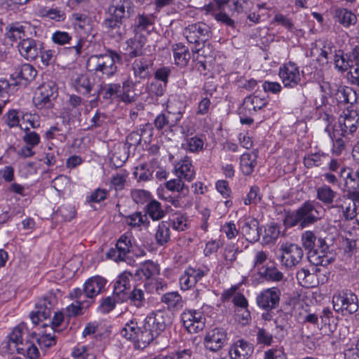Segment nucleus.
<instances>
[{
  "label": "nucleus",
  "mask_w": 359,
  "mask_h": 359,
  "mask_svg": "<svg viewBox=\"0 0 359 359\" xmlns=\"http://www.w3.org/2000/svg\"><path fill=\"white\" fill-rule=\"evenodd\" d=\"M116 63H122L121 55L114 50H107L104 54L93 55L86 62L88 72L107 78L113 76L117 72Z\"/></svg>",
  "instance_id": "nucleus-1"
},
{
  "label": "nucleus",
  "mask_w": 359,
  "mask_h": 359,
  "mask_svg": "<svg viewBox=\"0 0 359 359\" xmlns=\"http://www.w3.org/2000/svg\"><path fill=\"white\" fill-rule=\"evenodd\" d=\"M320 218L314 201H306L294 212L288 215L285 223L290 226L299 224L302 228L316 222Z\"/></svg>",
  "instance_id": "nucleus-2"
},
{
  "label": "nucleus",
  "mask_w": 359,
  "mask_h": 359,
  "mask_svg": "<svg viewBox=\"0 0 359 359\" xmlns=\"http://www.w3.org/2000/svg\"><path fill=\"white\" fill-rule=\"evenodd\" d=\"M226 7L236 13H241L243 10L241 0H215V2L207 6V12L213 15L217 21L233 22L225 11Z\"/></svg>",
  "instance_id": "nucleus-3"
},
{
  "label": "nucleus",
  "mask_w": 359,
  "mask_h": 359,
  "mask_svg": "<svg viewBox=\"0 0 359 359\" xmlns=\"http://www.w3.org/2000/svg\"><path fill=\"white\" fill-rule=\"evenodd\" d=\"M57 97V90L53 82L45 83L39 86L34 93L33 102L38 109H51Z\"/></svg>",
  "instance_id": "nucleus-4"
},
{
  "label": "nucleus",
  "mask_w": 359,
  "mask_h": 359,
  "mask_svg": "<svg viewBox=\"0 0 359 359\" xmlns=\"http://www.w3.org/2000/svg\"><path fill=\"white\" fill-rule=\"evenodd\" d=\"M279 77L287 88H296L302 86L304 72H300L298 65L293 62H288L279 68Z\"/></svg>",
  "instance_id": "nucleus-5"
},
{
  "label": "nucleus",
  "mask_w": 359,
  "mask_h": 359,
  "mask_svg": "<svg viewBox=\"0 0 359 359\" xmlns=\"http://www.w3.org/2000/svg\"><path fill=\"white\" fill-rule=\"evenodd\" d=\"M334 309L336 311H346L351 314L358 309L357 296L351 290H344L335 294L332 297Z\"/></svg>",
  "instance_id": "nucleus-6"
},
{
  "label": "nucleus",
  "mask_w": 359,
  "mask_h": 359,
  "mask_svg": "<svg viewBox=\"0 0 359 359\" xmlns=\"http://www.w3.org/2000/svg\"><path fill=\"white\" fill-rule=\"evenodd\" d=\"M57 304V299L53 294L44 296L36 303L34 311L30 313L32 323L37 325L40 321L50 316L52 310Z\"/></svg>",
  "instance_id": "nucleus-7"
},
{
  "label": "nucleus",
  "mask_w": 359,
  "mask_h": 359,
  "mask_svg": "<svg viewBox=\"0 0 359 359\" xmlns=\"http://www.w3.org/2000/svg\"><path fill=\"white\" fill-rule=\"evenodd\" d=\"M228 339V334L224 328L215 327L206 332L203 343L207 349L217 352L227 344Z\"/></svg>",
  "instance_id": "nucleus-8"
},
{
  "label": "nucleus",
  "mask_w": 359,
  "mask_h": 359,
  "mask_svg": "<svg viewBox=\"0 0 359 359\" xmlns=\"http://www.w3.org/2000/svg\"><path fill=\"white\" fill-rule=\"evenodd\" d=\"M132 6L130 0H113L108 8L109 17L105 22H121L129 17Z\"/></svg>",
  "instance_id": "nucleus-9"
},
{
  "label": "nucleus",
  "mask_w": 359,
  "mask_h": 359,
  "mask_svg": "<svg viewBox=\"0 0 359 359\" xmlns=\"http://www.w3.org/2000/svg\"><path fill=\"white\" fill-rule=\"evenodd\" d=\"M280 262L287 267H292L297 265L302 260L304 252L302 248L293 243H283L281 245Z\"/></svg>",
  "instance_id": "nucleus-10"
},
{
  "label": "nucleus",
  "mask_w": 359,
  "mask_h": 359,
  "mask_svg": "<svg viewBox=\"0 0 359 359\" xmlns=\"http://www.w3.org/2000/svg\"><path fill=\"white\" fill-rule=\"evenodd\" d=\"M281 292L278 287H273L261 292L256 298L259 307L266 311L277 308L280 303Z\"/></svg>",
  "instance_id": "nucleus-11"
},
{
  "label": "nucleus",
  "mask_w": 359,
  "mask_h": 359,
  "mask_svg": "<svg viewBox=\"0 0 359 359\" xmlns=\"http://www.w3.org/2000/svg\"><path fill=\"white\" fill-rule=\"evenodd\" d=\"M184 327L190 333H196L205 327V318L200 311L185 310L181 314Z\"/></svg>",
  "instance_id": "nucleus-12"
},
{
  "label": "nucleus",
  "mask_w": 359,
  "mask_h": 359,
  "mask_svg": "<svg viewBox=\"0 0 359 359\" xmlns=\"http://www.w3.org/2000/svg\"><path fill=\"white\" fill-rule=\"evenodd\" d=\"M130 272L124 271L120 274L114 285L112 296L118 303H123L128 300L130 289Z\"/></svg>",
  "instance_id": "nucleus-13"
},
{
  "label": "nucleus",
  "mask_w": 359,
  "mask_h": 359,
  "mask_svg": "<svg viewBox=\"0 0 359 359\" xmlns=\"http://www.w3.org/2000/svg\"><path fill=\"white\" fill-rule=\"evenodd\" d=\"M132 243L130 238L123 234L117 241L115 248H111L106 254L107 258L116 262L124 261L127 255L130 252Z\"/></svg>",
  "instance_id": "nucleus-14"
},
{
  "label": "nucleus",
  "mask_w": 359,
  "mask_h": 359,
  "mask_svg": "<svg viewBox=\"0 0 359 359\" xmlns=\"http://www.w3.org/2000/svg\"><path fill=\"white\" fill-rule=\"evenodd\" d=\"M106 284L107 280L100 276H93L85 282L84 295L89 299L86 301V308L94 302V298L104 290Z\"/></svg>",
  "instance_id": "nucleus-15"
},
{
  "label": "nucleus",
  "mask_w": 359,
  "mask_h": 359,
  "mask_svg": "<svg viewBox=\"0 0 359 359\" xmlns=\"http://www.w3.org/2000/svg\"><path fill=\"white\" fill-rule=\"evenodd\" d=\"M330 96L337 104H353L357 100L356 92L351 87L334 84L330 88Z\"/></svg>",
  "instance_id": "nucleus-16"
},
{
  "label": "nucleus",
  "mask_w": 359,
  "mask_h": 359,
  "mask_svg": "<svg viewBox=\"0 0 359 359\" xmlns=\"http://www.w3.org/2000/svg\"><path fill=\"white\" fill-rule=\"evenodd\" d=\"M18 51L22 57L28 61L35 60L41 49V43L34 39H21L18 44Z\"/></svg>",
  "instance_id": "nucleus-17"
},
{
  "label": "nucleus",
  "mask_w": 359,
  "mask_h": 359,
  "mask_svg": "<svg viewBox=\"0 0 359 359\" xmlns=\"http://www.w3.org/2000/svg\"><path fill=\"white\" fill-rule=\"evenodd\" d=\"M320 248L308 252V260L313 265L326 266L334 260V254L330 251L327 243H323Z\"/></svg>",
  "instance_id": "nucleus-18"
},
{
  "label": "nucleus",
  "mask_w": 359,
  "mask_h": 359,
  "mask_svg": "<svg viewBox=\"0 0 359 359\" xmlns=\"http://www.w3.org/2000/svg\"><path fill=\"white\" fill-rule=\"evenodd\" d=\"M269 100L266 96L261 97L255 93L247 96L241 107V113L243 115H253L258 110H261L266 106Z\"/></svg>",
  "instance_id": "nucleus-19"
},
{
  "label": "nucleus",
  "mask_w": 359,
  "mask_h": 359,
  "mask_svg": "<svg viewBox=\"0 0 359 359\" xmlns=\"http://www.w3.org/2000/svg\"><path fill=\"white\" fill-rule=\"evenodd\" d=\"M145 323L154 335L158 337L165 330L167 325L170 323V320L164 313L158 311L147 316L145 318Z\"/></svg>",
  "instance_id": "nucleus-20"
},
{
  "label": "nucleus",
  "mask_w": 359,
  "mask_h": 359,
  "mask_svg": "<svg viewBox=\"0 0 359 359\" xmlns=\"http://www.w3.org/2000/svg\"><path fill=\"white\" fill-rule=\"evenodd\" d=\"M359 122V117L355 111H350L344 113L339 118V127L341 131V135L344 136L346 134L354 133Z\"/></svg>",
  "instance_id": "nucleus-21"
},
{
  "label": "nucleus",
  "mask_w": 359,
  "mask_h": 359,
  "mask_svg": "<svg viewBox=\"0 0 359 359\" xmlns=\"http://www.w3.org/2000/svg\"><path fill=\"white\" fill-rule=\"evenodd\" d=\"M252 352V344L241 339L230 346L229 354L231 359H248Z\"/></svg>",
  "instance_id": "nucleus-22"
},
{
  "label": "nucleus",
  "mask_w": 359,
  "mask_h": 359,
  "mask_svg": "<svg viewBox=\"0 0 359 359\" xmlns=\"http://www.w3.org/2000/svg\"><path fill=\"white\" fill-rule=\"evenodd\" d=\"M175 172L178 177L187 182L192 181L196 175L192 161L188 156H184L175 164Z\"/></svg>",
  "instance_id": "nucleus-23"
},
{
  "label": "nucleus",
  "mask_w": 359,
  "mask_h": 359,
  "mask_svg": "<svg viewBox=\"0 0 359 359\" xmlns=\"http://www.w3.org/2000/svg\"><path fill=\"white\" fill-rule=\"evenodd\" d=\"M240 230L246 240L250 243L256 242L259 239V223L255 219H245Z\"/></svg>",
  "instance_id": "nucleus-24"
},
{
  "label": "nucleus",
  "mask_w": 359,
  "mask_h": 359,
  "mask_svg": "<svg viewBox=\"0 0 359 359\" xmlns=\"http://www.w3.org/2000/svg\"><path fill=\"white\" fill-rule=\"evenodd\" d=\"M357 205L348 202L346 200L341 203V200L337 201L334 205L330 206L332 212L336 211L339 217H344L346 220H351L356 216Z\"/></svg>",
  "instance_id": "nucleus-25"
},
{
  "label": "nucleus",
  "mask_w": 359,
  "mask_h": 359,
  "mask_svg": "<svg viewBox=\"0 0 359 359\" xmlns=\"http://www.w3.org/2000/svg\"><path fill=\"white\" fill-rule=\"evenodd\" d=\"M94 83L86 74H78L72 79V87L79 93L88 96L93 90Z\"/></svg>",
  "instance_id": "nucleus-26"
},
{
  "label": "nucleus",
  "mask_w": 359,
  "mask_h": 359,
  "mask_svg": "<svg viewBox=\"0 0 359 359\" xmlns=\"http://www.w3.org/2000/svg\"><path fill=\"white\" fill-rule=\"evenodd\" d=\"M337 196V193L332 188L323 184L316 189V198L330 210V206L334 205L333 203Z\"/></svg>",
  "instance_id": "nucleus-27"
},
{
  "label": "nucleus",
  "mask_w": 359,
  "mask_h": 359,
  "mask_svg": "<svg viewBox=\"0 0 359 359\" xmlns=\"http://www.w3.org/2000/svg\"><path fill=\"white\" fill-rule=\"evenodd\" d=\"M146 39L144 38H139L134 36L127 41V47L126 48L125 55L130 59L142 55V48L145 44Z\"/></svg>",
  "instance_id": "nucleus-28"
},
{
  "label": "nucleus",
  "mask_w": 359,
  "mask_h": 359,
  "mask_svg": "<svg viewBox=\"0 0 359 359\" xmlns=\"http://www.w3.org/2000/svg\"><path fill=\"white\" fill-rule=\"evenodd\" d=\"M37 74V71L33 65L30 64H23L20 67L15 69V72L11 74L14 79L24 80L26 82L33 81Z\"/></svg>",
  "instance_id": "nucleus-29"
},
{
  "label": "nucleus",
  "mask_w": 359,
  "mask_h": 359,
  "mask_svg": "<svg viewBox=\"0 0 359 359\" xmlns=\"http://www.w3.org/2000/svg\"><path fill=\"white\" fill-rule=\"evenodd\" d=\"M302 245L308 252L311 250H319L320 246L323 243H326L325 239L318 238L312 231H305L302 236Z\"/></svg>",
  "instance_id": "nucleus-30"
},
{
  "label": "nucleus",
  "mask_w": 359,
  "mask_h": 359,
  "mask_svg": "<svg viewBox=\"0 0 359 359\" xmlns=\"http://www.w3.org/2000/svg\"><path fill=\"white\" fill-rule=\"evenodd\" d=\"M161 301L171 311H178L183 307L182 297L177 292L165 293L161 296Z\"/></svg>",
  "instance_id": "nucleus-31"
},
{
  "label": "nucleus",
  "mask_w": 359,
  "mask_h": 359,
  "mask_svg": "<svg viewBox=\"0 0 359 359\" xmlns=\"http://www.w3.org/2000/svg\"><path fill=\"white\" fill-rule=\"evenodd\" d=\"M54 330L51 327H45L43 325V330L39 333L36 341L39 345L42 348H50L56 344V337Z\"/></svg>",
  "instance_id": "nucleus-32"
},
{
  "label": "nucleus",
  "mask_w": 359,
  "mask_h": 359,
  "mask_svg": "<svg viewBox=\"0 0 359 359\" xmlns=\"http://www.w3.org/2000/svg\"><path fill=\"white\" fill-rule=\"evenodd\" d=\"M173 57L175 65L183 67L188 64L191 55L187 47L177 43L173 46Z\"/></svg>",
  "instance_id": "nucleus-33"
},
{
  "label": "nucleus",
  "mask_w": 359,
  "mask_h": 359,
  "mask_svg": "<svg viewBox=\"0 0 359 359\" xmlns=\"http://www.w3.org/2000/svg\"><path fill=\"white\" fill-rule=\"evenodd\" d=\"M152 65L151 61L146 58L137 59L133 63V69L135 77L145 79L150 74V68Z\"/></svg>",
  "instance_id": "nucleus-34"
},
{
  "label": "nucleus",
  "mask_w": 359,
  "mask_h": 359,
  "mask_svg": "<svg viewBox=\"0 0 359 359\" xmlns=\"http://www.w3.org/2000/svg\"><path fill=\"white\" fill-rule=\"evenodd\" d=\"M25 332V328L22 326H16L8 335V346L11 351H17V348H20L23 344L22 335Z\"/></svg>",
  "instance_id": "nucleus-35"
},
{
  "label": "nucleus",
  "mask_w": 359,
  "mask_h": 359,
  "mask_svg": "<svg viewBox=\"0 0 359 359\" xmlns=\"http://www.w3.org/2000/svg\"><path fill=\"white\" fill-rule=\"evenodd\" d=\"M257 155L254 153H244L240 158V166L245 175H250L257 165Z\"/></svg>",
  "instance_id": "nucleus-36"
},
{
  "label": "nucleus",
  "mask_w": 359,
  "mask_h": 359,
  "mask_svg": "<svg viewBox=\"0 0 359 359\" xmlns=\"http://www.w3.org/2000/svg\"><path fill=\"white\" fill-rule=\"evenodd\" d=\"M151 128V126L147 123L142 126V128H140V131L137 130L132 132L127 137V144L129 145V147H136L139 145L142 141V139L147 133H148L149 137L152 136Z\"/></svg>",
  "instance_id": "nucleus-37"
},
{
  "label": "nucleus",
  "mask_w": 359,
  "mask_h": 359,
  "mask_svg": "<svg viewBox=\"0 0 359 359\" xmlns=\"http://www.w3.org/2000/svg\"><path fill=\"white\" fill-rule=\"evenodd\" d=\"M145 215L149 216L154 221L161 219L165 215L161 203L155 199H151L149 201L145 207Z\"/></svg>",
  "instance_id": "nucleus-38"
},
{
  "label": "nucleus",
  "mask_w": 359,
  "mask_h": 359,
  "mask_svg": "<svg viewBox=\"0 0 359 359\" xmlns=\"http://www.w3.org/2000/svg\"><path fill=\"white\" fill-rule=\"evenodd\" d=\"M170 224L167 221H162L158 226L155 233L156 243L159 245H163L168 243L170 239Z\"/></svg>",
  "instance_id": "nucleus-39"
},
{
  "label": "nucleus",
  "mask_w": 359,
  "mask_h": 359,
  "mask_svg": "<svg viewBox=\"0 0 359 359\" xmlns=\"http://www.w3.org/2000/svg\"><path fill=\"white\" fill-rule=\"evenodd\" d=\"M121 92V86L118 83H108L101 86L97 94L102 95L105 100H113L118 97Z\"/></svg>",
  "instance_id": "nucleus-40"
},
{
  "label": "nucleus",
  "mask_w": 359,
  "mask_h": 359,
  "mask_svg": "<svg viewBox=\"0 0 359 359\" xmlns=\"http://www.w3.org/2000/svg\"><path fill=\"white\" fill-rule=\"evenodd\" d=\"M125 222L131 227H140L141 226H148L149 221L147 215L141 212H135L124 217Z\"/></svg>",
  "instance_id": "nucleus-41"
},
{
  "label": "nucleus",
  "mask_w": 359,
  "mask_h": 359,
  "mask_svg": "<svg viewBox=\"0 0 359 359\" xmlns=\"http://www.w3.org/2000/svg\"><path fill=\"white\" fill-rule=\"evenodd\" d=\"M332 48L333 46L330 41L320 40L315 43V46L311 49V53L327 59L328 56L332 54Z\"/></svg>",
  "instance_id": "nucleus-42"
},
{
  "label": "nucleus",
  "mask_w": 359,
  "mask_h": 359,
  "mask_svg": "<svg viewBox=\"0 0 359 359\" xmlns=\"http://www.w3.org/2000/svg\"><path fill=\"white\" fill-rule=\"evenodd\" d=\"M74 359H96L94 350L88 346H77L72 351Z\"/></svg>",
  "instance_id": "nucleus-43"
},
{
  "label": "nucleus",
  "mask_w": 359,
  "mask_h": 359,
  "mask_svg": "<svg viewBox=\"0 0 359 359\" xmlns=\"http://www.w3.org/2000/svg\"><path fill=\"white\" fill-rule=\"evenodd\" d=\"M38 15L42 18H46L49 20L57 22H62L65 20V13L61 9L55 8H42L38 11Z\"/></svg>",
  "instance_id": "nucleus-44"
},
{
  "label": "nucleus",
  "mask_w": 359,
  "mask_h": 359,
  "mask_svg": "<svg viewBox=\"0 0 359 359\" xmlns=\"http://www.w3.org/2000/svg\"><path fill=\"white\" fill-rule=\"evenodd\" d=\"M158 266L152 262H146L140 268L137 269L135 275L140 278H144L145 279L150 278L158 271Z\"/></svg>",
  "instance_id": "nucleus-45"
},
{
  "label": "nucleus",
  "mask_w": 359,
  "mask_h": 359,
  "mask_svg": "<svg viewBox=\"0 0 359 359\" xmlns=\"http://www.w3.org/2000/svg\"><path fill=\"white\" fill-rule=\"evenodd\" d=\"M181 177L172 179L168 181L165 186L166 189L170 191L177 192L179 194H182L184 196L189 193V189L187 185L182 182Z\"/></svg>",
  "instance_id": "nucleus-46"
},
{
  "label": "nucleus",
  "mask_w": 359,
  "mask_h": 359,
  "mask_svg": "<svg viewBox=\"0 0 359 359\" xmlns=\"http://www.w3.org/2000/svg\"><path fill=\"white\" fill-rule=\"evenodd\" d=\"M327 157L328 155L324 153L310 154L304 158V164L308 168L318 167L321 165Z\"/></svg>",
  "instance_id": "nucleus-47"
},
{
  "label": "nucleus",
  "mask_w": 359,
  "mask_h": 359,
  "mask_svg": "<svg viewBox=\"0 0 359 359\" xmlns=\"http://www.w3.org/2000/svg\"><path fill=\"white\" fill-rule=\"evenodd\" d=\"M185 270L194 286L209 272V269L206 266L196 268L189 266Z\"/></svg>",
  "instance_id": "nucleus-48"
},
{
  "label": "nucleus",
  "mask_w": 359,
  "mask_h": 359,
  "mask_svg": "<svg viewBox=\"0 0 359 359\" xmlns=\"http://www.w3.org/2000/svg\"><path fill=\"white\" fill-rule=\"evenodd\" d=\"M156 337H157L149 327L147 326L146 323L143 327H140L137 337L135 342L142 344L144 346L149 344Z\"/></svg>",
  "instance_id": "nucleus-49"
},
{
  "label": "nucleus",
  "mask_w": 359,
  "mask_h": 359,
  "mask_svg": "<svg viewBox=\"0 0 359 359\" xmlns=\"http://www.w3.org/2000/svg\"><path fill=\"white\" fill-rule=\"evenodd\" d=\"M171 222L172 229L178 231H185L189 226L188 217L185 215L180 212H176L172 215Z\"/></svg>",
  "instance_id": "nucleus-50"
},
{
  "label": "nucleus",
  "mask_w": 359,
  "mask_h": 359,
  "mask_svg": "<svg viewBox=\"0 0 359 359\" xmlns=\"http://www.w3.org/2000/svg\"><path fill=\"white\" fill-rule=\"evenodd\" d=\"M240 252L238 248H235L233 245L226 246L223 253L224 265L226 268H231L236 260L237 254Z\"/></svg>",
  "instance_id": "nucleus-51"
},
{
  "label": "nucleus",
  "mask_w": 359,
  "mask_h": 359,
  "mask_svg": "<svg viewBox=\"0 0 359 359\" xmlns=\"http://www.w3.org/2000/svg\"><path fill=\"white\" fill-rule=\"evenodd\" d=\"M140 327L137 326V323L133 320H130L126 323L125 327L121 330V334L128 340L135 341Z\"/></svg>",
  "instance_id": "nucleus-52"
},
{
  "label": "nucleus",
  "mask_w": 359,
  "mask_h": 359,
  "mask_svg": "<svg viewBox=\"0 0 359 359\" xmlns=\"http://www.w3.org/2000/svg\"><path fill=\"white\" fill-rule=\"evenodd\" d=\"M130 304L137 308H141L146 303L145 294L144 290L140 288L134 287L130 292L129 299Z\"/></svg>",
  "instance_id": "nucleus-53"
},
{
  "label": "nucleus",
  "mask_w": 359,
  "mask_h": 359,
  "mask_svg": "<svg viewBox=\"0 0 359 359\" xmlns=\"http://www.w3.org/2000/svg\"><path fill=\"white\" fill-rule=\"evenodd\" d=\"M203 89L205 97H203L198 103L196 111V114L201 116L205 115L209 112L211 102L208 96L211 97L212 95V93L211 91L206 90L205 88Z\"/></svg>",
  "instance_id": "nucleus-54"
},
{
  "label": "nucleus",
  "mask_w": 359,
  "mask_h": 359,
  "mask_svg": "<svg viewBox=\"0 0 359 359\" xmlns=\"http://www.w3.org/2000/svg\"><path fill=\"white\" fill-rule=\"evenodd\" d=\"M133 175L138 182H147L152 179L153 170L148 168L147 165L142 164L136 168Z\"/></svg>",
  "instance_id": "nucleus-55"
},
{
  "label": "nucleus",
  "mask_w": 359,
  "mask_h": 359,
  "mask_svg": "<svg viewBox=\"0 0 359 359\" xmlns=\"http://www.w3.org/2000/svg\"><path fill=\"white\" fill-rule=\"evenodd\" d=\"M184 111L179 108L175 109L171 103L167 106V111L165 113L170 123V128L176 126L182 117Z\"/></svg>",
  "instance_id": "nucleus-56"
},
{
  "label": "nucleus",
  "mask_w": 359,
  "mask_h": 359,
  "mask_svg": "<svg viewBox=\"0 0 359 359\" xmlns=\"http://www.w3.org/2000/svg\"><path fill=\"white\" fill-rule=\"evenodd\" d=\"M339 177L344 178L346 190L357 189L358 188V182L356 181L357 179L355 175H352L349 169L341 168L339 172Z\"/></svg>",
  "instance_id": "nucleus-57"
},
{
  "label": "nucleus",
  "mask_w": 359,
  "mask_h": 359,
  "mask_svg": "<svg viewBox=\"0 0 359 359\" xmlns=\"http://www.w3.org/2000/svg\"><path fill=\"white\" fill-rule=\"evenodd\" d=\"M5 36L13 41L20 39L25 36L24 28L22 26L16 27L14 24H8L5 27Z\"/></svg>",
  "instance_id": "nucleus-58"
},
{
  "label": "nucleus",
  "mask_w": 359,
  "mask_h": 359,
  "mask_svg": "<svg viewBox=\"0 0 359 359\" xmlns=\"http://www.w3.org/2000/svg\"><path fill=\"white\" fill-rule=\"evenodd\" d=\"M56 216L60 217L63 221L68 222L76 216V210L72 205H61L56 212Z\"/></svg>",
  "instance_id": "nucleus-59"
},
{
  "label": "nucleus",
  "mask_w": 359,
  "mask_h": 359,
  "mask_svg": "<svg viewBox=\"0 0 359 359\" xmlns=\"http://www.w3.org/2000/svg\"><path fill=\"white\" fill-rule=\"evenodd\" d=\"M203 140L198 136L186 139V149L192 153H198L203 149Z\"/></svg>",
  "instance_id": "nucleus-60"
},
{
  "label": "nucleus",
  "mask_w": 359,
  "mask_h": 359,
  "mask_svg": "<svg viewBox=\"0 0 359 359\" xmlns=\"http://www.w3.org/2000/svg\"><path fill=\"white\" fill-rule=\"evenodd\" d=\"M258 344L269 346L273 342V336L264 327H257L256 334Z\"/></svg>",
  "instance_id": "nucleus-61"
},
{
  "label": "nucleus",
  "mask_w": 359,
  "mask_h": 359,
  "mask_svg": "<svg viewBox=\"0 0 359 359\" xmlns=\"http://www.w3.org/2000/svg\"><path fill=\"white\" fill-rule=\"evenodd\" d=\"M261 275L266 280L275 282L281 281L284 278L283 273L273 266L266 267L263 272H261Z\"/></svg>",
  "instance_id": "nucleus-62"
},
{
  "label": "nucleus",
  "mask_w": 359,
  "mask_h": 359,
  "mask_svg": "<svg viewBox=\"0 0 359 359\" xmlns=\"http://www.w3.org/2000/svg\"><path fill=\"white\" fill-rule=\"evenodd\" d=\"M25 135L22 136V140L25 143L33 148L40 143L41 137L36 132L31 130L29 128L24 129Z\"/></svg>",
  "instance_id": "nucleus-63"
},
{
  "label": "nucleus",
  "mask_w": 359,
  "mask_h": 359,
  "mask_svg": "<svg viewBox=\"0 0 359 359\" xmlns=\"http://www.w3.org/2000/svg\"><path fill=\"white\" fill-rule=\"evenodd\" d=\"M130 196L137 204H144L151 200V193L144 189H133L130 192Z\"/></svg>",
  "instance_id": "nucleus-64"
}]
</instances>
